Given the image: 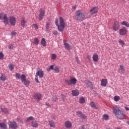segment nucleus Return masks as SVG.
<instances>
[{"label": "nucleus", "mask_w": 129, "mask_h": 129, "mask_svg": "<svg viewBox=\"0 0 129 129\" xmlns=\"http://www.w3.org/2000/svg\"><path fill=\"white\" fill-rule=\"evenodd\" d=\"M113 112L117 118L119 119H125V114L123 113V111L119 109L118 107H114L113 108Z\"/></svg>", "instance_id": "1"}, {"label": "nucleus", "mask_w": 129, "mask_h": 129, "mask_svg": "<svg viewBox=\"0 0 129 129\" xmlns=\"http://www.w3.org/2000/svg\"><path fill=\"white\" fill-rule=\"evenodd\" d=\"M58 19H56L55 20V24L57 27L58 30L59 32H63L64 29H65V27H66V24L64 22V19L62 18V17L59 18V24H58Z\"/></svg>", "instance_id": "2"}, {"label": "nucleus", "mask_w": 129, "mask_h": 129, "mask_svg": "<svg viewBox=\"0 0 129 129\" xmlns=\"http://www.w3.org/2000/svg\"><path fill=\"white\" fill-rule=\"evenodd\" d=\"M86 17V14L82 12L81 10H78L76 12L75 19L76 21H84Z\"/></svg>", "instance_id": "3"}, {"label": "nucleus", "mask_w": 129, "mask_h": 129, "mask_svg": "<svg viewBox=\"0 0 129 129\" xmlns=\"http://www.w3.org/2000/svg\"><path fill=\"white\" fill-rule=\"evenodd\" d=\"M0 19L1 20H4V23L5 25L9 24V19L8 18V16L7 14L4 13L0 14Z\"/></svg>", "instance_id": "4"}, {"label": "nucleus", "mask_w": 129, "mask_h": 129, "mask_svg": "<svg viewBox=\"0 0 129 129\" xmlns=\"http://www.w3.org/2000/svg\"><path fill=\"white\" fill-rule=\"evenodd\" d=\"M64 81L67 84H68V85H75L76 82H77V80L75 78L71 79L70 80L65 79Z\"/></svg>", "instance_id": "5"}, {"label": "nucleus", "mask_w": 129, "mask_h": 129, "mask_svg": "<svg viewBox=\"0 0 129 129\" xmlns=\"http://www.w3.org/2000/svg\"><path fill=\"white\" fill-rule=\"evenodd\" d=\"M46 12L45 10L43 9H40L39 10V15H38V20L39 21H41L43 19H44V17H45V14Z\"/></svg>", "instance_id": "6"}, {"label": "nucleus", "mask_w": 129, "mask_h": 129, "mask_svg": "<svg viewBox=\"0 0 129 129\" xmlns=\"http://www.w3.org/2000/svg\"><path fill=\"white\" fill-rule=\"evenodd\" d=\"M9 128L16 129L19 127V125L16 122V121H10L9 123Z\"/></svg>", "instance_id": "7"}, {"label": "nucleus", "mask_w": 129, "mask_h": 129, "mask_svg": "<svg viewBox=\"0 0 129 129\" xmlns=\"http://www.w3.org/2000/svg\"><path fill=\"white\" fill-rule=\"evenodd\" d=\"M21 81L23 83H24V85L28 87L29 85H30V82L29 80L26 79V75H23L21 78Z\"/></svg>", "instance_id": "8"}, {"label": "nucleus", "mask_w": 129, "mask_h": 129, "mask_svg": "<svg viewBox=\"0 0 129 129\" xmlns=\"http://www.w3.org/2000/svg\"><path fill=\"white\" fill-rule=\"evenodd\" d=\"M126 34H127V30H126L125 27L119 30V35H120V36H125Z\"/></svg>", "instance_id": "9"}, {"label": "nucleus", "mask_w": 129, "mask_h": 129, "mask_svg": "<svg viewBox=\"0 0 129 129\" xmlns=\"http://www.w3.org/2000/svg\"><path fill=\"white\" fill-rule=\"evenodd\" d=\"M77 115L81 118V119H86L87 118L85 114L82 113V112L80 111L77 112Z\"/></svg>", "instance_id": "10"}, {"label": "nucleus", "mask_w": 129, "mask_h": 129, "mask_svg": "<svg viewBox=\"0 0 129 129\" xmlns=\"http://www.w3.org/2000/svg\"><path fill=\"white\" fill-rule=\"evenodd\" d=\"M119 24L118 23V22L117 21H114L113 26L112 27V29L115 32H116V31H118L119 29Z\"/></svg>", "instance_id": "11"}, {"label": "nucleus", "mask_w": 129, "mask_h": 129, "mask_svg": "<svg viewBox=\"0 0 129 129\" xmlns=\"http://www.w3.org/2000/svg\"><path fill=\"white\" fill-rule=\"evenodd\" d=\"M34 99H36L37 101H40L41 100V99L42 98V94L39 93H36L34 94Z\"/></svg>", "instance_id": "12"}, {"label": "nucleus", "mask_w": 129, "mask_h": 129, "mask_svg": "<svg viewBox=\"0 0 129 129\" xmlns=\"http://www.w3.org/2000/svg\"><path fill=\"white\" fill-rule=\"evenodd\" d=\"M10 24L14 27L16 25V23H17V20H16V18L12 16L10 18L9 20Z\"/></svg>", "instance_id": "13"}, {"label": "nucleus", "mask_w": 129, "mask_h": 129, "mask_svg": "<svg viewBox=\"0 0 129 129\" xmlns=\"http://www.w3.org/2000/svg\"><path fill=\"white\" fill-rule=\"evenodd\" d=\"M89 12L90 13L91 15H95V14L98 13V9H97V7H93L89 11Z\"/></svg>", "instance_id": "14"}, {"label": "nucleus", "mask_w": 129, "mask_h": 129, "mask_svg": "<svg viewBox=\"0 0 129 129\" xmlns=\"http://www.w3.org/2000/svg\"><path fill=\"white\" fill-rule=\"evenodd\" d=\"M35 76H39L40 78H43L44 77V72L42 70L38 71L36 73Z\"/></svg>", "instance_id": "15"}, {"label": "nucleus", "mask_w": 129, "mask_h": 129, "mask_svg": "<svg viewBox=\"0 0 129 129\" xmlns=\"http://www.w3.org/2000/svg\"><path fill=\"white\" fill-rule=\"evenodd\" d=\"M63 44L66 49H67V50H69V51H70V50H71V47L69 44V43H67L66 42V40H63Z\"/></svg>", "instance_id": "16"}, {"label": "nucleus", "mask_w": 129, "mask_h": 129, "mask_svg": "<svg viewBox=\"0 0 129 129\" xmlns=\"http://www.w3.org/2000/svg\"><path fill=\"white\" fill-rule=\"evenodd\" d=\"M31 126L32 127H38L39 126V123H38L37 120H33L31 121Z\"/></svg>", "instance_id": "17"}, {"label": "nucleus", "mask_w": 129, "mask_h": 129, "mask_svg": "<svg viewBox=\"0 0 129 129\" xmlns=\"http://www.w3.org/2000/svg\"><path fill=\"white\" fill-rule=\"evenodd\" d=\"M73 96H78L79 95V91L78 90H73L72 91Z\"/></svg>", "instance_id": "18"}, {"label": "nucleus", "mask_w": 129, "mask_h": 129, "mask_svg": "<svg viewBox=\"0 0 129 129\" xmlns=\"http://www.w3.org/2000/svg\"><path fill=\"white\" fill-rule=\"evenodd\" d=\"M64 125L67 128H70L71 126H72V124L70 122V121H66L64 123Z\"/></svg>", "instance_id": "19"}, {"label": "nucleus", "mask_w": 129, "mask_h": 129, "mask_svg": "<svg viewBox=\"0 0 129 129\" xmlns=\"http://www.w3.org/2000/svg\"><path fill=\"white\" fill-rule=\"evenodd\" d=\"M92 58H93V60L94 62H98L99 58H98V54H97V53L94 54Z\"/></svg>", "instance_id": "20"}, {"label": "nucleus", "mask_w": 129, "mask_h": 129, "mask_svg": "<svg viewBox=\"0 0 129 129\" xmlns=\"http://www.w3.org/2000/svg\"><path fill=\"white\" fill-rule=\"evenodd\" d=\"M26 24H27V21L25 20V18H22L21 20V25L22 27L25 28L26 26Z\"/></svg>", "instance_id": "21"}, {"label": "nucleus", "mask_w": 129, "mask_h": 129, "mask_svg": "<svg viewBox=\"0 0 129 129\" xmlns=\"http://www.w3.org/2000/svg\"><path fill=\"white\" fill-rule=\"evenodd\" d=\"M107 84V79H102L101 81V85L102 86L105 87Z\"/></svg>", "instance_id": "22"}, {"label": "nucleus", "mask_w": 129, "mask_h": 129, "mask_svg": "<svg viewBox=\"0 0 129 129\" xmlns=\"http://www.w3.org/2000/svg\"><path fill=\"white\" fill-rule=\"evenodd\" d=\"M0 127H1L2 129H7L8 128V125L5 122H0Z\"/></svg>", "instance_id": "23"}, {"label": "nucleus", "mask_w": 129, "mask_h": 129, "mask_svg": "<svg viewBox=\"0 0 129 129\" xmlns=\"http://www.w3.org/2000/svg\"><path fill=\"white\" fill-rule=\"evenodd\" d=\"M90 106L93 108H95V109H98V107L95 105V103L93 101H91L90 103Z\"/></svg>", "instance_id": "24"}, {"label": "nucleus", "mask_w": 129, "mask_h": 129, "mask_svg": "<svg viewBox=\"0 0 129 129\" xmlns=\"http://www.w3.org/2000/svg\"><path fill=\"white\" fill-rule=\"evenodd\" d=\"M23 75H25L24 74H22L21 75L19 73H17L15 74V77L16 79H21L22 81V77H23Z\"/></svg>", "instance_id": "25"}, {"label": "nucleus", "mask_w": 129, "mask_h": 129, "mask_svg": "<svg viewBox=\"0 0 129 129\" xmlns=\"http://www.w3.org/2000/svg\"><path fill=\"white\" fill-rule=\"evenodd\" d=\"M119 70L121 71L122 74H124V73H125V70L124 69V68L123 67L122 65H120V68L119 69Z\"/></svg>", "instance_id": "26"}, {"label": "nucleus", "mask_w": 129, "mask_h": 129, "mask_svg": "<svg viewBox=\"0 0 129 129\" xmlns=\"http://www.w3.org/2000/svg\"><path fill=\"white\" fill-rule=\"evenodd\" d=\"M1 109L2 112H4L5 114H8V113H9V109L6 108H3L2 107H1Z\"/></svg>", "instance_id": "27"}, {"label": "nucleus", "mask_w": 129, "mask_h": 129, "mask_svg": "<svg viewBox=\"0 0 129 129\" xmlns=\"http://www.w3.org/2000/svg\"><path fill=\"white\" fill-rule=\"evenodd\" d=\"M121 25H122V26H125L127 28H129V23L126 21H123L121 23Z\"/></svg>", "instance_id": "28"}, {"label": "nucleus", "mask_w": 129, "mask_h": 129, "mask_svg": "<svg viewBox=\"0 0 129 129\" xmlns=\"http://www.w3.org/2000/svg\"><path fill=\"white\" fill-rule=\"evenodd\" d=\"M79 103H85V98L82 97L79 99Z\"/></svg>", "instance_id": "29"}, {"label": "nucleus", "mask_w": 129, "mask_h": 129, "mask_svg": "<svg viewBox=\"0 0 129 129\" xmlns=\"http://www.w3.org/2000/svg\"><path fill=\"white\" fill-rule=\"evenodd\" d=\"M102 117L105 120H108V119H109V116L108 114H104L103 115Z\"/></svg>", "instance_id": "30"}, {"label": "nucleus", "mask_w": 129, "mask_h": 129, "mask_svg": "<svg viewBox=\"0 0 129 129\" xmlns=\"http://www.w3.org/2000/svg\"><path fill=\"white\" fill-rule=\"evenodd\" d=\"M40 43L41 45L43 46V47H46V39H45V38H42Z\"/></svg>", "instance_id": "31"}, {"label": "nucleus", "mask_w": 129, "mask_h": 129, "mask_svg": "<svg viewBox=\"0 0 129 129\" xmlns=\"http://www.w3.org/2000/svg\"><path fill=\"white\" fill-rule=\"evenodd\" d=\"M1 77H0V79L2 81H6L7 80V77H6V76L5 75L2 74Z\"/></svg>", "instance_id": "32"}, {"label": "nucleus", "mask_w": 129, "mask_h": 129, "mask_svg": "<svg viewBox=\"0 0 129 129\" xmlns=\"http://www.w3.org/2000/svg\"><path fill=\"white\" fill-rule=\"evenodd\" d=\"M53 71L55 73H59V72H60V69H59V68L57 66L54 67Z\"/></svg>", "instance_id": "33"}, {"label": "nucleus", "mask_w": 129, "mask_h": 129, "mask_svg": "<svg viewBox=\"0 0 129 129\" xmlns=\"http://www.w3.org/2000/svg\"><path fill=\"white\" fill-rule=\"evenodd\" d=\"M86 84L88 86V87H92V83L89 81H86Z\"/></svg>", "instance_id": "34"}, {"label": "nucleus", "mask_w": 129, "mask_h": 129, "mask_svg": "<svg viewBox=\"0 0 129 129\" xmlns=\"http://www.w3.org/2000/svg\"><path fill=\"white\" fill-rule=\"evenodd\" d=\"M49 125H50V127H55V122H53V121H49Z\"/></svg>", "instance_id": "35"}, {"label": "nucleus", "mask_w": 129, "mask_h": 129, "mask_svg": "<svg viewBox=\"0 0 129 129\" xmlns=\"http://www.w3.org/2000/svg\"><path fill=\"white\" fill-rule=\"evenodd\" d=\"M52 100L54 102H57V101H58V98L56 96H53L52 97Z\"/></svg>", "instance_id": "36"}, {"label": "nucleus", "mask_w": 129, "mask_h": 129, "mask_svg": "<svg viewBox=\"0 0 129 129\" xmlns=\"http://www.w3.org/2000/svg\"><path fill=\"white\" fill-rule=\"evenodd\" d=\"M33 43L34 44V45L39 44V39H38V38L36 37L34 38V41L33 42Z\"/></svg>", "instance_id": "37"}, {"label": "nucleus", "mask_w": 129, "mask_h": 129, "mask_svg": "<svg viewBox=\"0 0 129 129\" xmlns=\"http://www.w3.org/2000/svg\"><path fill=\"white\" fill-rule=\"evenodd\" d=\"M35 118L33 116L28 117L26 120V121H30L31 120H34Z\"/></svg>", "instance_id": "38"}, {"label": "nucleus", "mask_w": 129, "mask_h": 129, "mask_svg": "<svg viewBox=\"0 0 129 129\" xmlns=\"http://www.w3.org/2000/svg\"><path fill=\"white\" fill-rule=\"evenodd\" d=\"M54 65L52 64L47 69V71H50V70H54Z\"/></svg>", "instance_id": "39"}, {"label": "nucleus", "mask_w": 129, "mask_h": 129, "mask_svg": "<svg viewBox=\"0 0 129 129\" xmlns=\"http://www.w3.org/2000/svg\"><path fill=\"white\" fill-rule=\"evenodd\" d=\"M60 96H61L60 99L61 101H64L65 99L66 98V96H65V95L63 94H61Z\"/></svg>", "instance_id": "40"}, {"label": "nucleus", "mask_w": 129, "mask_h": 129, "mask_svg": "<svg viewBox=\"0 0 129 129\" xmlns=\"http://www.w3.org/2000/svg\"><path fill=\"white\" fill-rule=\"evenodd\" d=\"M120 99V97L118 96H115L114 97V101H118Z\"/></svg>", "instance_id": "41"}, {"label": "nucleus", "mask_w": 129, "mask_h": 129, "mask_svg": "<svg viewBox=\"0 0 129 129\" xmlns=\"http://www.w3.org/2000/svg\"><path fill=\"white\" fill-rule=\"evenodd\" d=\"M15 68V66L13 64H9V69H10L11 71L14 70Z\"/></svg>", "instance_id": "42"}, {"label": "nucleus", "mask_w": 129, "mask_h": 129, "mask_svg": "<svg viewBox=\"0 0 129 129\" xmlns=\"http://www.w3.org/2000/svg\"><path fill=\"white\" fill-rule=\"evenodd\" d=\"M56 57H57V55H56V54L53 53L51 55V59H52V60H55Z\"/></svg>", "instance_id": "43"}, {"label": "nucleus", "mask_w": 129, "mask_h": 129, "mask_svg": "<svg viewBox=\"0 0 129 129\" xmlns=\"http://www.w3.org/2000/svg\"><path fill=\"white\" fill-rule=\"evenodd\" d=\"M5 57V55L3 52H0V60H3L4 59V57Z\"/></svg>", "instance_id": "44"}, {"label": "nucleus", "mask_w": 129, "mask_h": 129, "mask_svg": "<svg viewBox=\"0 0 129 129\" xmlns=\"http://www.w3.org/2000/svg\"><path fill=\"white\" fill-rule=\"evenodd\" d=\"M49 28H50V23L46 22V30H49Z\"/></svg>", "instance_id": "45"}, {"label": "nucleus", "mask_w": 129, "mask_h": 129, "mask_svg": "<svg viewBox=\"0 0 129 129\" xmlns=\"http://www.w3.org/2000/svg\"><path fill=\"white\" fill-rule=\"evenodd\" d=\"M33 27L34 28L35 30H38L39 29V26L36 24H33Z\"/></svg>", "instance_id": "46"}, {"label": "nucleus", "mask_w": 129, "mask_h": 129, "mask_svg": "<svg viewBox=\"0 0 129 129\" xmlns=\"http://www.w3.org/2000/svg\"><path fill=\"white\" fill-rule=\"evenodd\" d=\"M119 44L120 45H122V46H123V45H124V42H123V41L121 39H119Z\"/></svg>", "instance_id": "47"}, {"label": "nucleus", "mask_w": 129, "mask_h": 129, "mask_svg": "<svg viewBox=\"0 0 129 129\" xmlns=\"http://www.w3.org/2000/svg\"><path fill=\"white\" fill-rule=\"evenodd\" d=\"M53 35H54V36H57V35H58V31H53Z\"/></svg>", "instance_id": "48"}, {"label": "nucleus", "mask_w": 129, "mask_h": 129, "mask_svg": "<svg viewBox=\"0 0 129 129\" xmlns=\"http://www.w3.org/2000/svg\"><path fill=\"white\" fill-rule=\"evenodd\" d=\"M9 49H11L12 50V49H14V45H13L12 44H10L9 46Z\"/></svg>", "instance_id": "49"}, {"label": "nucleus", "mask_w": 129, "mask_h": 129, "mask_svg": "<svg viewBox=\"0 0 129 129\" xmlns=\"http://www.w3.org/2000/svg\"><path fill=\"white\" fill-rule=\"evenodd\" d=\"M16 35H17V32L15 31H12L11 32V36H16Z\"/></svg>", "instance_id": "50"}, {"label": "nucleus", "mask_w": 129, "mask_h": 129, "mask_svg": "<svg viewBox=\"0 0 129 129\" xmlns=\"http://www.w3.org/2000/svg\"><path fill=\"white\" fill-rule=\"evenodd\" d=\"M35 82L37 83H40V82L39 81V80L38 79V77L35 76Z\"/></svg>", "instance_id": "51"}, {"label": "nucleus", "mask_w": 129, "mask_h": 129, "mask_svg": "<svg viewBox=\"0 0 129 129\" xmlns=\"http://www.w3.org/2000/svg\"><path fill=\"white\" fill-rule=\"evenodd\" d=\"M87 58L89 59L90 60V58H91V56L90 55H87Z\"/></svg>", "instance_id": "52"}, {"label": "nucleus", "mask_w": 129, "mask_h": 129, "mask_svg": "<svg viewBox=\"0 0 129 129\" xmlns=\"http://www.w3.org/2000/svg\"><path fill=\"white\" fill-rule=\"evenodd\" d=\"M46 105H47V106H51V105H50L49 103H46Z\"/></svg>", "instance_id": "53"}, {"label": "nucleus", "mask_w": 129, "mask_h": 129, "mask_svg": "<svg viewBox=\"0 0 129 129\" xmlns=\"http://www.w3.org/2000/svg\"><path fill=\"white\" fill-rule=\"evenodd\" d=\"M125 109H126V110H129V108L128 107H125Z\"/></svg>", "instance_id": "54"}, {"label": "nucleus", "mask_w": 129, "mask_h": 129, "mask_svg": "<svg viewBox=\"0 0 129 129\" xmlns=\"http://www.w3.org/2000/svg\"><path fill=\"white\" fill-rule=\"evenodd\" d=\"M77 62L78 64H79V63H80L79 59H77Z\"/></svg>", "instance_id": "55"}, {"label": "nucleus", "mask_w": 129, "mask_h": 129, "mask_svg": "<svg viewBox=\"0 0 129 129\" xmlns=\"http://www.w3.org/2000/svg\"><path fill=\"white\" fill-rule=\"evenodd\" d=\"M76 61H77V60H79V59L78 58V57H76Z\"/></svg>", "instance_id": "56"}, {"label": "nucleus", "mask_w": 129, "mask_h": 129, "mask_svg": "<svg viewBox=\"0 0 129 129\" xmlns=\"http://www.w3.org/2000/svg\"><path fill=\"white\" fill-rule=\"evenodd\" d=\"M73 10H75V9H76V7H73Z\"/></svg>", "instance_id": "57"}, {"label": "nucleus", "mask_w": 129, "mask_h": 129, "mask_svg": "<svg viewBox=\"0 0 129 129\" xmlns=\"http://www.w3.org/2000/svg\"><path fill=\"white\" fill-rule=\"evenodd\" d=\"M127 124H129V121H127Z\"/></svg>", "instance_id": "58"}, {"label": "nucleus", "mask_w": 129, "mask_h": 129, "mask_svg": "<svg viewBox=\"0 0 129 129\" xmlns=\"http://www.w3.org/2000/svg\"><path fill=\"white\" fill-rule=\"evenodd\" d=\"M18 118H19V119H20V117H18Z\"/></svg>", "instance_id": "59"}]
</instances>
